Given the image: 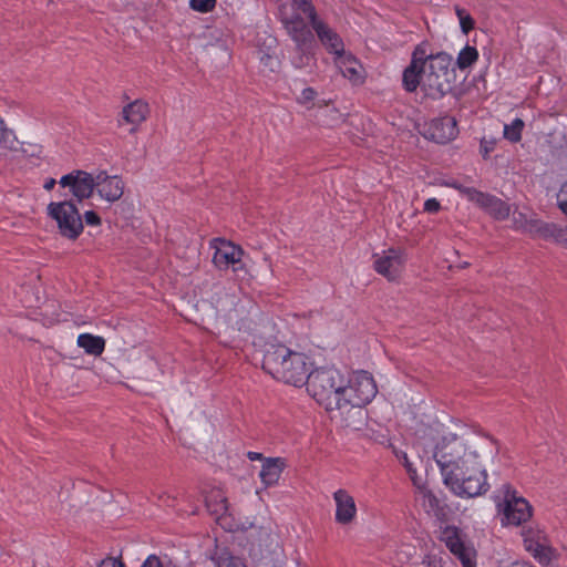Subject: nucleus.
<instances>
[{
    "instance_id": "6ab92c4d",
    "label": "nucleus",
    "mask_w": 567,
    "mask_h": 567,
    "mask_svg": "<svg viewBox=\"0 0 567 567\" xmlns=\"http://www.w3.org/2000/svg\"><path fill=\"white\" fill-rule=\"evenodd\" d=\"M333 61L340 73L353 84L363 82L362 65L353 54L344 51L340 55L334 56Z\"/></svg>"
},
{
    "instance_id": "c03bdc74",
    "label": "nucleus",
    "mask_w": 567,
    "mask_h": 567,
    "mask_svg": "<svg viewBox=\"0 0 567 567\" xmlns=\"http://www.w3.org/2000/svg\"><path fill=\"white\" fill-rule=\"evenodd\" d=\"M247 456H248V458L250 461H256V460H261L262 458V455L260 453H257V452H248Z\"/></svg>"
},
{
    "instance_id": "bb28decb",
    "label": "nucleus",
    "mask_w": 567,
    "mask_h": 567,
    "mask_svg": "<svg viewBox=\"0 0 567 567\" xmlns=\"http://www.w3.org/2000/svg\"><path fill=\"white\" fill-rule=\"evenodd\" d=\"M480 53L475 47L466 44L457 54L456 66L464 71L473 66L478 60Z\"/></svg>"
},
{
    "instance_id": "e433bc0d",
    "label": "nucleus",
    "mask_w": 567,
    "mask_h": 567,
    "mask_svg": "<svg viewBox=\"0 0 567 567\" xmlns=\"http://www.w3.org/2000/svg\"><path fill=\"white\" fill-rule=\"evenodd\" d=\"M83 224L85 223L87 226H99L101 224L100 216L94 210H87L83 216Z\"/></svg>"
},
{
    "instance_id": "dca6fc26",
    "label": "nucleus",
    "mask_w": 567,
    "mask_h": 567,
    "mask_svg": "<svg viewBox=\"0 0 567 567\" xmlns=\"http://www.w3.org/2000/svg\"><path fill=\"white\" fill-rule=\"evenodd\" d=\"M333 501L336 503V522L343 526L352 524L357 517L354 498L348 491L340 488L333 493Z\"/></svg>"
},
{
    "instance_id": "4be33fe9",
    "label": "nucleus",
    "mask_w": 567,
    "mask_h": 567,
    "mask_svg": "<svg viewBox=\"0 0 567 567\" xmlns=\"http://www.w3.org/2000/svg\"><path fill=\"white\" fill-rule=\"evenodd\" d=\"M148 113V104L141 100H135L123 109L122 116L126 123L133 125L131 132H135L136 128L146 120Z\"/></svg>"
},
{
    "instance_id": "58836bf2",
    "label": "nucleus",
    "mask_w": 567,
    "mask_h": 567,
    "mask_svg": "<svg viewBox=\"0 0 567 567\" xmlns=\"http://www.w3.org/2000/svg\"><path fill=\"white\" fill-rule=\"evenodd\" d=\"M423 209L426 213L434 214L441 209V204L436 198H429L424 202Z\"/></svg>"
},
{
    "instance_id": "9d476101",
    "label": "nucleus",
    "mask_w": 567,
    "mask_h": 567,
    "mask_svg": "<svg viewBox=\"0 0 567 567\" xmlns=\"http://www.w3.org/2000/svg\"><path fill=\"white\" fill-rule=\"evenodd\" d=\"M513 221L517 229L529 234L533 237L549 239H557L561 237V229L555 224L545 223L536 218L534 213L530 212H518L513 213Z\"/></svg>"
},
{
    "instance_id": "2f4dec72",
    "label": "nucleus",
    "mask_w": 567,
    "mask_h": 567,
    "mask_svg": "<svg viewBox=\"0 0 567 567\" xmlns=\"http://www.w3.org/2000/svg\"><path fill=\"white\" fill-rule=\"evenodd\" d=\"M455 13L460 20V27L464 34H468L474 29L475 21L471 14L463 8L456 7Z\"/></svg>"
},
{
    "instance_id": "2eb2a0df",
    "label": "nucleus",
    "mask_w": 567,
    "mask_h": 567,
    "mask_svg": "<svg viewBox=\"0 0 567 567\" xmlns=\"http://www.w3.org/2000/svg\"><path fill=\"white\" fill-rule=\"evenodd\" d=\"M309 22L311 25L310 29L316 32L319 41L329 53L337 56L344 52V44L341 37L326 22L320 20L318 17Z\"/></svg>"
},
{
    "instance_id": "c85d7f7f",
    "label": "nucleus",
    "mask_w": 567,
    "mask_h": 567,
    "mask_svg": "<svg viewBox=\"0 0 567 567\" xmlns=\"http://www.w3.org/2000/svg\"><path fill=\"white\" fill-rule=\"evenodd\" d=\"M524 127V121L519 117H516L509 124L504 125V137L511 143H518L522 140Z\"/></svg>"
},
{
    "instance_id": "f257e3e1",
    "label": "nucleus",
    "mask_w": 567,
    "mask_h": 567,
    "mask_svg": "<svg viewBox=\"0 0 567 567\" xmlns=\"http://www.w3.org/2000/svg\"><path fill=\"white\" fill-rule=\"evenodd\" d=\"M497 453L496 440L472 431L446 433L433 447L443 483L461 497H475L488 491L485 465Z\"/></svg>"
},
{
    "instance_id": "473e14b6",
    "label": "nucleus",
    "mask_w": 567,
    "mask_h": 567,
    "mask_svg": "<svg viewBox=\"0 0 567 567\" xmlns=\"http://www.w3.org/2000/svg\"><path fill=\"white\" fill-rule=\"evenodd\" d=\"M217 0H189L193 10L202 13H208L216 7Z\"/></svg>"
},
{
    "instance_id": "0eeeda50",
    "label": "nucleus",
    "mask_w": 567,
    "mask_h": 567,
    "mask_svg": "<svg viewBox=\"0 0 567 567\" xmlns=\"http://www.w3.org/2000/svg\"><path fill=\"white\" fill-rule=\"evenodd\" d=\"M439 540L460 560L463 567H476L477 553L461 528L455 525L441 526Z\"/></svg>"
},
{
    "instance_id": "09e8293b",
    "label": "nucleus",
    "mask_w": 567,
    "mask_h": 567,
    "mask_svg": "<svg viewBox=\"0 0 567 567\" xmlns=\"http://www.w3.org/2000/svg\"><path fill=\"white\" fill-rule=\"evenodd\" d=\"M272 567H284V561L282 559L281 560H278Z\"/></svg>"
},
{
    "instance_id": "f8f14e48",
    "label": "nucleus",
    "mask_w": 567,
    "mask_h": 567,
    "mask_svg": "<svg viewBox=\"0 0 567 567\" xmlns=\"http://www.w3.org/2000/svg\"><path fill=\"white\" fill-rule=\"evenodd\" d=\"M462 192L470 202L476 204L494 218L504 220L509 216L511 208L508 204L501 198L473 187H465Z\"/></svg>"
},
{
    "instance_id": "f03ea898",
    "label": "nucleus",
    "mask_w": 567,
    "mask_h": 567,
    "mask_svg": "<svg viewBox=\"0 0 567 567\" xmlns=\"http://www.w3.org/2000/svg\"><path fill=\"white\" fill-rule=\"evenodd\" d=\"M452 61L446 52H430L426 41L419 43L412 51L410 64L403 71V89L413 93L421 87L426 97L441 100L451 91L455 79Z\"/></svg>"
},
{
    "instance_id": "a19ab883",
    "label": "nucleus",
    "mask_w": 567,
    "mask_h": 567,
    "mask_svg": "<svg viewBox=\"0 0 567 567\" xmlns=\"http://www.w3.org/2000/svg\"><path fill=\"white\" fill-rule=\"evenodd\" d=\"M141 567H166V566L163 565L159 557H157L156 555H150L145 559V561L142 564Z\"/></svg>"
},
{
    "instance_id": "412c9836",
    "label": "nucleus",
    "mask_w": 567,
    "mask_h": 567,
    "mask_svg": "<svg viewBox=\"0 0 567 567\" xmlns=\"http://www.w3.org/2000/svg\"><path fill=\"white\" fill-rule=\"evenodd\" d=\"M286 467L281 457H268L264 460L259 477L266 487L276 485Z\"/></svg>"
},
{
    "instance_id": "1a4fd4ad",
    "label": "nucleus",
    "mask_w": 567,
    "mask_h": 567,
    "mask_svg": "<svg viewBox=\"0 0 567 567\" xmlns=\"http://www.w3.org/2000/svg\"><path fill=\"white\" fill-rule=\"evenodd\" d=\"M502 507V522L507 525L519 526L533 516L532 505L508 484L503 486Z\"/></svg>"
},
{
    "instance_id": "39448f33",
    "label": "nucleus",
    "mask_w": 567,
    "mask_h": 567,
    "mask_svg": "<svg viewBox=\"0 0 567 567\" xmlns=\"http://www.w3.org/2000/svg\"><path fill=\"white\" fill-rule=\"evenodd\" d=\"M291 11L287 6L279 9V19L287 33L297 44L299 50H303L307 43L313 40L312 31L301 14H305L309 21L317 16L316 8L311 0H290Z\"/></svg>"
},
{
    "instance_id": "a18cd8bd",
    "label": "nucleus",
    "mask_w": 567,
    "mask_h": 567,
    "mask_svg": "<svg viewBox=\"0 0 567 567\" xmlns=\"http://www.w3.org/2000/svg\"><path fill=\"white\" fill-rule=\"evenodd\" d=\"M491 150L492 148L488 147L486 144H484V143L481 144V152H482L484 157H486L488 155Z\"/></svg>"
},
{
    "instance_id": "79ce46f5",
    "label": "nucleus",
    "mask_w": 567,
    "mask_h": 567,
    "mask_svg": "<svg viewBox=\"0 0 567 567\" xmlns=\"http://www.w3.org/2000/svg\"><path fill=\"white\" fill-rule=\"evenodd\" d=\"M159 501H163L165 504L167 505H172L169 501H173L174 498L171 497L168 494L166 493H163V494H158L156 496Z\"/></svg>"
},
{
    "instance_id": "a878e982",
    "label": "nucleus",
    "mask_w": 567,
    "mask_h": 567,
    "mask_svg": "<svg viewBox=\"0 0 567 567\" xmlns=\"http://www.w3.org/2000/svg\"><path fill=\"white\" fill-rule=\"evenodd\" d=\"M277 47V40L275 38H268V44L266 51H260V63L268 69L270 72H276L279 70L280 61L278 56L275 54V49Z\"/></svg>"
},
{
    "instance_id": "cd10ccee",
    "label": "nucleus",
    "mask_w": 567,
    "mask_h": 567,
    "mask_svg": "<svg viewBox=\"0 0 567 567\" xmlns=\"http://www.w3.org/2000/svg\"><path fill=\"white\" fill-rule=\"evenodd\" d=\"M528 551L535 559L539 561V564L544 566L548 565L554 557V550L550 547L547 538L544 542L538 543L533 549Z\"/></svg>"
},
{
    "instance_id": "b1692460",
    "label": "nucleus",
    "mask_w": 567,
    "mask_h": 567,
    "mask_svg": "<svg viewBox=\"0 0 567 567\" xmlns=\"http://www.w3.org/2000/svg\"><path fill=\"white\" fill-rule=\"evenodd\" d=\"M76 344L87 354L99 357L105 349V339L91 333H81L76 339Z\"/></svg>"
},
{
    "instance_id": "c9c22d12",
    "label": "nucleus",
    "mask_w": 567,
    "mask_h": 567,
    "mask_svg": "<svg viewBox=\"0 0 567 567\" xmlns=\"http://www.w3.org/2000/svg\"><path fill=\"white\" fill-rule=\"evenodd\" d=\"M317 96V92L312 87H306L301 91L300 95L298 96L297 101L298 103L302 105H309L313 102V100Z\"/></svg>"
},
{
    "instance_id": "4468645a",
    "label": "nucleus",
    "mask_w": 567,
    "mask_h": 567,
    "mask_svg": "<svg viewBox=\"0 0 567 567\" xmlns=\"http://www.w3.org/2000/svg\"><path fill=\"white\" fill-rule=\"evenodd\" d=\"M125 183L117 175H109L102 171L96 174L95 192L107 203L117 202L124 194Z\"/></svg>"
},
{
    "instance_id": "423d86ee",
    "label": "nucleus",
    "mask_w": 567,
    "mask_h": 567,
    "mask_svg": "<svg viewBox=\"0 0 567 567\" xmlns=\"http://www.w3.org/2000/svg\"><path fill=\"white\" fill-rule=\"evenodd\" d=\"M377 385L368 372H360L353 379H346L342 414L368 404L377 394Z\"/></svg>"
},
{
    "instance_id": "ea45409f",
    "label": "nucleus",
    "mask_w": 567,
    "mask_h": 567,
    "mask_svg": "<svg viewBox=\"0 0 567 567\" xmlns=\"http://www.w3.org/2000/svg\"><path fill=\"white\" fill-rule=\"evenodd\" d=\"M99 567H125L121 559L114 557L104 558Z\"/></svg>"
},
{
    "instance_id": "20e7f679",
    "label": "nucleus",
    "mask_w": 567,
    "mask_h": 567,
    "mask_svg": "<svg viewBox=\"0 0 567 567\" xmlns=\"http://www.w3.org/2000/svg\"><path fill=\"white\" fill-rule=\"evenodd\" d=\"M306 384L308 393L328 412L342 415L346 377L340 371L333 368L317 369L310 373Z\"/></svg>"
},
{
    "instance_id": "9b49d317",
    "label": "nucleus",
    "mask_w": 567,
    "mask_h": 567,
    "mask_svg": "<svg viewBox=\"0 0 567 567\" xmlns=\"http://www.w3.org/2000/svg\"><path fill=\"white\" fill-rule=\"evenodd\" d=\"M372 259L374 270L388 281H398L406 262L403 250H380Z\"/></svg>"
},
{
    "instance_id": "4c0bfd02",
    "label": "nucleus",
    "mask_w": 567,
    "mask_h": 567,
    "mask_svg": "<svg viewBox=\"0 0 567 567\" xmlns=\"http://www.w3.org/2000/svg\"><path fill=\"white\" fill-rule=\"evenodd\" d=\"M558 207L567 215V183H565L557 195Z\"/></svg>"
},
{
    "instance_id": "c756f323",
    "label": "nucleus",
    "mask_w": 567,
    "mask_h": 567,
    "mask_svg": "<svg viewBox=\"0 0 567 567\" xmlns=\"http://www.w3.org/2000/svg\"><path fill=\"white\" fill-rule=\"evenodd\" d=\"M522 536L526 550L533 549L538 543H542L547 538L544 532L534 527H524L522 530Z\"/></svg>"
},
{
    "instance_id": "37998d69",
    "label": "nucleus",
    "mask_w": 567,
    "mask_h": 567,
    "mask_svg": "<svg viewBox=\"0 0 567 567\" xmlns=\"http://www.w3.org/2000/svg\"><path fill=\"white\" fill-rule=\"evenodd\" d=\"M449 262H453V260L451 258L447 259ZM468 266V262L467 261H464L463 264H450L449 265V268L450 269H453V268H458V269H462V268H465Z\"/></svg>"
},
{
    "instance_id": "ddd939ff",
    "label": "nucleus",
    "mask_w": 567,
    "mask_h": 567,
    "mask_svg": "<svg viewBox=\"0 0 567 567\" xmlns=\"http://www.w3.org/2000/svg\"><path fill=\"white\" fill-rule=\"evenodd\" d=\"M96 176L92 174L76 169L66 175H63L60 179L62 187H68L73 197L79 202L92 197L95 192Z\"/></svg>"
},
{
    "instance_id": "6e6552de",
    "label": "nucleus",
    "mask_w": 567,
    "mask_h": 567,
    "mask_svg": "<svg viewBox=\"0 0 567 567\" xmlns=\"http://www.w3.org/2000/svg\"><path fill=\"white\" fill-rule=\"evenodd\" d=\"M48 215L55 220L59 233L68 239H76L83 231V220L72 200L50 203Z\"/></svg>"
},
{
    "instance_id": "f3484780",
    "label": "nucleus",
    "mask_w": 567,
    "mask_h": 567,
    "mask_svg": "<svg viewBox=\"0 0 567 567\" xmlns=\"http://www.w3.org/2000/svg\"><path fill=\"white\" fill-rule=\"evenodd\" d=\"M456 121L452 116H443L431 121L427 135L436 143L445 144L457 135Z\"/></svg>"
},
{
    "instance_id": "f704fd0d",
    "label": "nucleus",
    "mask_w": 567,
    "mask_h": 567,
    "mask_svg": "<svg viewBox=\"0 0 567 567\" xmlns=\"http://www.w3.org/2000/svg\"><path fill=\"white\" fill-rule=\"evenodd\" d=\"M208 248L215 249V248H241V247L230 240H226L225 238L216 237V238H213L209 240Z\"/></svg>"
},
{
    "instance_id": "de8ad7c7",
    "label": "nucleus",
    "mask_w": 567,
    "mask_h": 567,
    "mask_svg": "<svg viewBox=\"0 0 567 567\" xmlns=\"http://www.w3.org/2000/svg\"><path fill=\"white\" fill-rule=\"evenodd\" d=\"M404 464H405V466H406V468H408V472H409V473H411V472H412V468H411V465H410V463H409V461H408V458H406V457H405V463H404Z\"/></svg>"
},
{
    "instance_id": "393cba45",
    "label": "nucleus",
    "mask_w": 567,
    "mask_h": 567,
    "mask_svg": "<svg viewBox=\"0 0 567 567\" xmlns=\"http://www.w3.org/2000/svg\"><path fill=\"white\" fill-rule=\"evenodd\" d=\"M208 511L216 516L217 519L224 517L228 512V501L221 491H213L206 498Z\"/></svg>"
},
{
    "instance_id": "aec40b11",
    "label": "nucleus",
    "mask_w": 567,
    "mask_h": 567,
    "mask_svg": "<svg viewBox=\"0 0 567 567\" xmlns=\"http://www.w3.org/2000/svg\"><path fill=\"white\" fill-rule=\"evenodd\" d=\"M416 498L429 515L439 519H445L446 506L441 503L431 489L426 487H419Z\"/></svg>"
},
{
    "instance_id": "8fccbe9b",
    "label": "nucleus",
    "mask_w": 567,
    "mask_h": 567,
    "mask_svg": "<svg viewBox=\"0 0 567 567\" xmlns=\"http://www.w3.org/2000/svg\"><path fill=\"white\" fill-rule=\"evenodd\" d=\"M453 256H457V250H453Z\"/></svg>"
},
{
    "instance_id": "49530a36",
    "label": "nucleus",
    "mask_w": 567,
    "mask_h": 567,
    "mask_svg": "<svg viewBox=\"0 0 567 567\" xmlns=\"http://www.w3.org/2000/svg\"><path fill=\"white\" fill-rule=\"evenodd\" d=\"M54 185H55V181L53 178H51L44 183V188L47 190H51L54 187Z\"/></svg>"
},
{
    "instance_id": "7ed1b4c3",
    "label": "nucleus",
    "mask_w": 567,
    "mask_h": 567,
    "mask_svg": "<svg viewBox=\"0 0 567 567\" xmlns=\"http://www.w3.org/2000/svg\"><path fill=\"white\" fill-rule=\"evenodd\" d=\"M262 369L285 383L300 386L309 380V364L301 352L290 350L284 344H271L262 359Z\"/></svg>"
},
{
    "instance_id": "5701e85b",
    "label": "nucleus",
    "mask_w": 567,
    "mask_h": 567,
    "mask_svg": "<svg viewBox=\"0 0 567 567\" xmlns=\"http://www.w3.org/2000/svg\"><path fill=\"white\" fill-rule=\"evenodd\" d=\"M244 250H215L213 262L219 269H227L229 266L236 272L241 268Z\"/></svg>"
},
{
    "instance_id": "7c9ffc66",
    "label": "nucleus",
    "mask_w": 567,
    "mask_h": 567,
    "mask_svg": "<svg viewBox=\"0 0 567 567\" xmlns=\"http://www.w3.org/2000/svg\"><path fill=\"white\" fill-rule=\"evenodd\" d=\"M18 140L13 131L6 127L4 122H1L0 126V147L3 150L13 151L17 150Z\"/></svg>"
},
{
    "instance_id": "72a5a7b5",
    "label": "nucleus",
    "mask_w": 567,
    "mask_h": 567,
    "mask_svg": "<svg viewBox=\"0 0 567 567\" xmlns=\"http://www.w3.org/2000/svg\"><path fill=\"white\" fill-rule=\"evenodd\" d=\"M217 567H248L244 559L236 556H221L218 558Z\"/></svg>"
},
{
    "instance_id": "a211bd4d",
    "label": "nucleus",
    "mask_w": 567,
    "mask_h": 567,
    "mask_svg": "<svg viewBox=\"0 0 567 567\" xmlns=\"http://www.w3.org/2000/svg\"><path fill=\"white\" fill-rule=\"evenodd\" d=\"M215 300V308L225 319H243L247 312L244 306L239 305V300L235 295L227 292L225 288H220Z\"/></svg>"
}]
</instances>
